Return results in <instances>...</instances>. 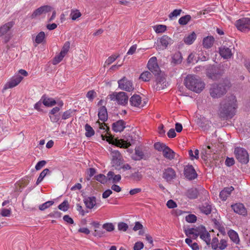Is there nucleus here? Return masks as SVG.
I'll return each instance as SVG.
<instances>
[{
    "label": "nucleus",
    "instance_id": "51",
    "mask_svg": "<svg viewBox=\"0 0 250 250\" xmlns=\"http://www.w3.org/2000/svg\"><path fill=\"white\" fill-rule=\"evenodd\" d=\"M65 56H64L62 53H60L59 55L56 56L53 60L52 63L54 65L57 64L59 62H60Z\"/></svg>",
    "mask_w": 250,
    "mask_h": 250
},
{
    "label": "nucleus",
    "instance_id": "25",
    "mask_svg": "<svg viewBox=\"0 0 250 250\" xmlns=\"http://www.w3.org/2000/svg\"><path fill=\"white\" fill-rule=\"evenodd\" d=\"M83 201L86 208L89 209L93 208L96 204V199L94 196L85 198Z\"/></svg>",
    "mask_w": 250,
    "mask_h": 250
},
{
    "label": "nucleus",
    "instance_id": "46",
    "mask_svg": "<svg viewBox=\"0 0 250 250\" xmlns=\"http://www.w3.org/2000/svg\"><path fill=\"white\" fill-rule=\"evenodd\" d=\"M45 38V34L43 31L40 32L36 36L35 42L38 44L42 43Z\"/></svg>",
    "mask_w": 250,
    "mask_h": 250
},
{
    "label": "nucleus",
    "instance_id": "64",
    "mask_svg": "<svg viewBox=\"0 0 250 250\" xmlns=\"http://www.w3.org/2000/svg\"><path fill=\"white\" fill-rule=\"evenodd\" d=\"M46 164V162L44 160L39 161L35 166L36 169L37 170L41 169L42 167H43Z\"/></svg>",
    "mask_w": 250,
    "mask_h": 250
},
{
    "label": "nucleus",
    "instance_id": "6",
    "mask_svg": "<svg viewBox=\"0 0 250 250\" xmlns=\"http://www.w3.org/2000/svg\"><path fill=\"white\" fill-rule=\"evenodd\" d=\"M150 153L146 149H143L141 146H136L135 148V156L132 159L135 161L142 159L146 160L150 156Z\"/></svg>",
    "mask_w": 250,
    "mask_h": 250
},
{
    "label": "nucleus",
    "instance_id": "20",
    "mask_svg": "<svg viewBox=\"0 0 250 250\" xmlns=\"http://www.w3.org/2000/svg\"><path fill=\"white\" fill-rule=\"evenodd\" d=\"M128 101V97L126 93L125 92H120L118 93L117 102L118 104L125 105Z\"/></svg>",
    "mask_w": 250,
    "mask_h": 250
},
{
    "label": "nucleus",
    "instance_id": "17",
    "mask_svg": "<svg viewBox=\"0 0 250 250\" xmlns=\"http://www.w3.org/2000/svg\"><path fill=\"white\" fill-rule=\"evenodd\" d=\"M168 83L166 78L163 76H158L156 79V85L155 88L157 90L163 89L167 87Z\"/></svg>",
    "mask_w": 250,
    "mask_h": 250
},
{
    "label": "nucleus",
    "instance_id": "42",
    "mask_svg": "<svg viewBox=\"0 0 250 250\" xmlns=\"http://www.w3.org/2000/svg\"><path fill=\"white\" fill-rule=\"evenodd\" d=\"M152 77V74L149 71H145L143 72L140 76V79H142L143 81L148 82L150 80Z\"/></svg>",
    "mask_w": 250,
    "mask_h": 250
},
{
    "label": "nucleus",
    "instance_id": "22",
    "mask_svg": "<svg viewBox=\"0 0 250 250\" xmlns=\"http://www.w3.org/2000/svg\"><path fill=\"white\" fill-rule=\"evenodd\" d=\"M214 38L212 36H208L203 40V46L206 49L210 48L214 43Z\"/></svg>",
    "mask_w": 250,
    "mask_h": 250
},
{
    "label": "nucleus",
    "instance_id": "62",
    "mask_svg": "<svg viewBox=\"0 0 250 250\" xmlns=\"http://www.w3.org/2000/svg\"><path fill=\"white\" fill-rule=\"evenodd\" d=\"M144 244L143 242L138 241L135 243L133 247V250H141L144 248Z\"/></svg>",
    "mask_w": 250,
    "mask_h": 250
},
{
    "label": "nucleus",
    "instance_id": "60",
    "mask_svg": "<svg viewBox=\"0 0 250 250\" xmlns=\"http://www.w3.org/2000/svg\"><path fill=\"white\" fill-rule=\"evenodd\" d=\"M228 246L227 241L226 239H222L219 244L218 249L223 250Z\"/></svg>",
    "mask_w": 250,
    "mask_h": 250
},
{
    "label": "nucleus",
    "instance_id": "39",
    "mask_svg": "<svg viewBox=\"0 0 250 250\" xmlns=\"http://www.w3.org/2000/svg\"><path fill=\"white\" fill-rule=\"evenodd\" d=\"M84 128L85 130V135L86 137H91L94 135L95 131L89 125L86 124Z\"/></svg>",
    "mask_w": 250,
    "mask_h": 250
},
{
    "label": "nucleus",
    "instance_id": "14",
    "mask_svg": "<svg viewBox=\"0 0 250 250\" xmlns=\"http://www.w3.org/2000/svg\"><path fill=\"white\" fill-rule=\"evenodd\" d=\"M207 74L209 78L213 80H217L222 76V72H221L217 67L211 66L208 69Z\"/></svg>",
    "mask_w": 250,
    "mask_h": 250
},
{
    "label": "nucleus",
    "instance_id": "12",
    "mask_svg": "<svg viewBox=\"0 0 250 250\" xmlns=\"http://www.w3.org/2000/svg\"><path fill=\"white\" fill-rule=\"evenodd\" d=\"M23 79V77L17 74L12 77L4 85V89L12 88L18 85Z\"/></svg>",
    "mask_w": 250,
    "mask_h": 250
},
{
    "label": "nucleus",
    "instance_id": "33",
    "mask_svg": "<svg viewBox=\"0 0 250 250\" xmlns=\"http://www.w3.org/2000/svg\"><path fill=\"white\" fill-rule=\"evenodd\" d=\"M200 238L204 241H205L207 245H210V233L207 231L206 229L203 232V233L201 235Z\"/></svg>",
    "mask_w": 250,
    "mask_h": 250
},
{
    "label": "nucleus",
    "instance_id": "3",
    "mask_svg": "<svg viewBox=\"0 0 250 250\" xmlns=\"http://www.w3.org/2000/svg\"><path fill=\"white\" fill-rule=\"evenodd\" d=\"M229 86L230 83L228 80L219 84H212L209 89L210 95L212 98H219L226 93L227 89Z\"/></svg>",
    "mask_w": 250,
    "mask_h": 250
},
{
    "label": "nucleus",
    "instance_id": "50",
    "mask_svg": "<svg viewBox=\"0 0 250 250\" xmlns=\"http://www.w3.org/2000/svg\"><path fill=\"white\" fill-rule=\"evenodd\" d=\"M219 240L218 239L214 237L212 238L211 242H210V244L211 248L212 249L214 250H216L219 248Z\"/></svg>",
    "mask_w": 250,
    "mask_h": 250
},
{
    "label": "nucleus",
    "instance_id": "36",
    "mask_svg": "<svg viewBox=\"0 0 250 250\" xmlns=\"http://www.w3.org/2000/svg\"><path fill=\"white\" fill-rule=\"evenodd\" d=\"M129 178L134 182H139L142 179L143 175L141 172L137 171L132 173L129 176Z\"/></svg>",
    "mask_w": 250,
    "mask_h": 250
},
{
    "label": "nucleus",
    "instance_id": "55",
    "mask_svg": "<svg viewBox=\"0 0 250 250\" xmlns=\"http://www.w3.org/2000/svg\"><path fill=\"white\" fill-rule=\"evenodd\" d=\"M97 93L96 92L93 90L89 91L86 94V97L88 99L89 101L90 102H92L93 99L96 97Z\"/></svg>",
    "mask_w": 250,
    "mask_h": 250
},
{
    "label": "nucleus",
    "instance_id": "28",
    "mask_svg": "<svg viewBox=\"0 0 250 250\" xmlns=\"http://www.w3.org/2000/svg\"><path fill=\"white\" fill-rule=\"evenodd\" d=\"M198 191L196 188L188 189L185 193L186 196L190 199H194L198 196Z\"/></svg>",
    "mask_w": 250,
    "mask_h": 250
},
{
    "label": "nucleus",
    "instance_id": "7",
    "mask_svg": "<svg viewBox=\"0 0 250 250\" xmlns=\"http://www.w3.org/2000/svg\"><path fill=\"white\" fill-rule=\"evenodd\" d=\"M235 25L237 28L244 32H248L250 30V18H243L236 21Z\"/></svg>",
    "mask_w": 250,
    "mask_h": 250
},
{
    "label": "nucleus",
    "instance_id": "2",
    "mask_svg": "<svg viewBox=\"0 0 250 250\" xmlns=\"http://www.w3.org/2000/svg\"><path fill=\"white\" fill-rule=\"evenodd\" d=\"M186 87L196 93H200L205 88V84L198 76L188 75L184 80Z\"/></svg>",
    "mask_w": 250,
    "mask_h": 250
},
{
    "label": "nucleus",
    "instance_id": "18",
    "mask_svg": "<svg viewBox=\"0 0 250 250\" xmlns=\"http://www.w3.org/2000/svg\"><path fill=\"white\" fill-rule=\"evenodd\" d=\"M231 208L234 211L238 214L245 215L247 214V210L243 204L237 203L231 205Z\"/></svg>",
    "mask_w": 250,
    "mask_h": 250
},
{
    "label": "nucleus",
    "instance_id": "47",
    "mask_svg": "<svg viewBox=\"0 0 250 250\" xmlns=\"http://www.w3.org/2000/svg\"><path fill=\"white\" fill-rule=\"evenodd\" d=\"M58 208L59 209L66 211L69 208V203L67 200L63 201L61 204H60L58 206Z\"/></svg>",
    "mask_w": 250,
    "mask_h": 250
},
{
    "label": "nucleus",
    "instance_id": "38",
    "mask_svg": "<svg viewBox=\"0 0 250 250\" xmlns=\"http://www.w3.org/2000/svg\"><path fill=\"white\" fill-rule=\"evenodd\" d=\"M82 14L80 11L76 9H71L70 17L73 21H76L78 18L81 17Z\"/></svg>",
    "mask_w": 250,
    "mask_h": 250
},
{
    "label": "nucleus",
    "instance_id": "31",
    "mask_svg": "<svg viewBox=\"0 0 250 250\" xmlns=\"http://www.w3.org/2000/svg\"><path fill=\"white\" fill-rule=\"evenodd\" d=\"M197 37L196 34L194 32L186 36L183 39L184 42L188 45H190L193 43Z\"/></svg>",
    "mask_w": 250,
    "mask_h": 250
},
{
    "label": "nucleus",
    "instance_id": "34",
    "mask_svg": "<svg viewBox=\"0 0 250 250\" xmlns=\"http://www.w3.org/2000/svg\"><path fill=\"white\" fill-rule=\"evenodd\" d=\"M228 235L230 239L235 244H238L240 240L237 233L233 230H230L228 232Z\"/></svg>",
    "mask_w": 250,
    "mask_h": 250
},
{
    "label": "nucleus",
    "instance_id": "8",
    "mask_svg": "<svg viewBox=\"0 0 250 250\" xmlns=\"http://www.w3.org/2000/svg\"><path fill=\"white\" fill-rule=\"evenodd\" d=\"M118 83V87L123 90L131 92L134 89L132 81L128 80L125 77L119 80Z\"/></svg>",
    "mask_w": 250,
    "mask_h": 250
},
{
    "label": "nucleus",
    "instance_id": "43",
    "mask_svg": "<svg viewBox=\"0 0 250 250\" xmlns=\"http://www.w3.org/2000/svg\"><path fill=\"white\" fill-rule=\"evenodd\" d=\"M50 172V170L48 168L43 169L42 172L40 173L36 182V185H39L43 179L44 177L47 175L48 173Z\"/></svg>",
    "mask_w": 250,
    "mask_h": 250
},
{
    "label": "nucleus",
    "instance_id": "1",
    "mask_svg": "<svg viewBox=\"0 0 250 250\" xmlns=\"http://www.w3.org/2000/svg\"><path fill=\"white\" fill-rule=\"evenodd\" d=\"M237 108V100L235 96H227L220 104L218 115L222 119H231L236 114Z\"/></svg>",
    "mask_w": 250,
    "mask_h": 250
},
{
    "label": "nucleus",
    "instance_id": "35",
    "mask_svg": "<svg viewBox=\"0 0 250 250\" xmlns=\"http://www.w3.org/2000/svg\"><path fill=\"white\" fill-rule=\"evenodd\" d=\"M117 146L122 148H128L131 145V143L128 141H125L123 139L118 140L116 142Z\"/></svg>",
    "mask_w": 250,
    "mask_h": 250
},
{
    "label": "nucleus",
    "instance_id": "58",
    "mask_svg": "<svg viewBox=\"0 0 250 250\" xmlns=\"http://www.w3.org/2000/svg\"><path fill=\"white\" fill-rule=\"evenodd\" d=\"M196 220L197 217L194 214H189L186 217V221L188 223H194Z\"/></svg>",
    "mask_w": 250,
    "mask_h": 250
},
{
    "label": "nucleus",
    "instance_id": "44",
    "mask_svg": "<svg viewBox=\"0 0 250 250\" xmlns=\"http://www.w3.org/2000/svg\"><path fill=\"white\" fill-rule=\"evenodd\" d=\"M153 29L157 33H163L167 30V26L159 24L153 26Z\"/></svg>",
    "mask_w": 250,
    "mask_h": 250
},
{
    "label": "nucleus",
    "instance_id": "56",
    "mask_svg": "<svg viewBox=\"0 0 250 250\" xmlns=\"http://www.w3.org/2000/svg\"><path fill=\"white\" fill-rule=\"evenodd\" d=\"M73 112V110L71 109H69L68 110L65 111L63 113L62 116V120H66L69 118L71 116Z\"/></svg>",
    "mask_w": 250,
    "mask_h": 250
},
{
    "label": "nucleus",
    "instance_id": "29",
    "mask_svg": "<svg viewBox=\"0 0 250 250\" xmlns=\"http://www.w3.org/2000/svg\"><path fill=\"white\" fill-rule=\"evenodd\" d=\"M160 42L164 48H166L168 45L173 43V41L167 36L164 35L160 38Z\"/></svg>",
    "mask_w": 250,
    "mask_h": 250
},
{
    "label": "nucleus",
    "instance_id": "4",
    "mask_svg": "<svg viewBox=\"0 0 250 250\" xmlns=\"http://www.w3.org/2000/svg\"><path fill=\"white\" fill-rule=\"evenodd\" d=\"M234 153L237 160L241 163L246 164L249 162V155L247 151L244 148H235Z\"/></svg>",
    "mask_w": 250,
    "mask_h": 250
},
{
    "label": "nucleus",
    "instance_id": "53",
    "mask_svg": "<svg viewBox=\"0 0 250 250\" xmlns=\"http://www.w3.org/2000/svg\"><path fill=\"white\" fill-rule=\"evenodd\" d=\"M167 146L164 144L160 142L155 143L154 145V148L159 151H163L164 148L167 147Z\"/></svg>",
    "mask_w": 250,
    "mask_h": 250
},
{
    "label": "nucleus",
    "instance_id": "57",
    "mask_svg": "<svg viewBox=\"0 0 250 250\" xmlns=\"http://www.w3.org/2000/svg\"><path fill=\"white\" fill-rule=\"evenodd\" d=\"M118 58V56H116L115 55H112L109 57L104 62V66H105L106 65H109L113 62Z\"/></svg>",
    "mask_w": 250,
    "mask_h": 250
},
{
    "label": "nucleus",
    "instance_id": "24",
    "mask_svg": "<svg viewBox=\"0 0 250 250\" xmlns=\"http://www.w3.org/2000/svg\"><path fill=\"white\" fill-rule=\"evenodd\" d=\"M233 189L234 188L231 186L224 188L220 193L219 196L220 198L223 201L226 200Z\"/></svg>",
    "mask_w": 250,
    "mask_h": 250
},
{
    "label": "nucleus",
    "instance_id": "21",
    "mask_svg": "<svg viewBox=\"0 0 250 250\" xmlns=\"http://www.w3.org/2000/svg\"><path fill=\"white\" fill-rule=\"evenodd\" d=\"M125 123L123 120H120L112 124V129L115 132H121L125 128Z\"/></svg>",
    "mask_w": 250,
    "mask_h": 250
},
{
    "label": "nucleus",
    "instance_id": "45",
    "mask_svg": "<svg viewBox=\"0 0 250 250\" xmlns=\"http://www.w3.org/2000/svg\"><path fill=\"white\" fill-rule=\"evenodd\" d=\"M54 203V202L53 201H47L41 205H40L39 207V208L41 210H44L45 209L49 208L50 206L53 205Z\"/></svg>",
    "mask_w": 250,
    "mask_h": 250
},
{
    "label": "nucleus",
    "instance_id": "40",
    "mask_svg": "<svg viewBox=\"0 0 250 250\" xmlns=\"http://www.w3.org/2000/svg\"><path fill=\"white\" fill-rule=\"evenodd\" d=\"M191 19V17L189 15H186L184 16L181 17L179 20L178 22L181 25H186Z\"/></svg>",
    "mask_w": 250,
    "mask_h": 250
},
{
    "label": "nucleus",
    "instance_id": "59",
    "mask_svg": "<svg viewBox=\"0 0 250 250\" xmlns=\"http://www.w3.org/2000/svg\"><path fill=\"white\" fill-rule=\"evenodd\" d=\"M11 213V209L2 208L0 210V215L4 217H8Z\"/></svg>",
    "mask_w": 250,
    "mask_h": 250
},
{
    "label": "nucleus",
    "instance_id": "37",
    "mask_svg": "<svg viewBox=\"0 0 250 250\" xmlns=\"http://www.w3.org/2000/svg\"><path fill=\"white\" fill-rule=\"evenodd\" d=\"M205 229L206 228L202 225L194 228V239H196L199 236H200Z\"/></svg>",
    "mask_w": 250,
    "mask_h": 250
},
{
    "label": "nucleus",
    "instance_id": "15",
    "mask_svg": "<svg viewBox=\"0 0 250 250\" xmlns=\"http://www.w3.org/2000/svg\"><path fill=\"white\" fill-rule=\"evenodd\" d=\"M176 174L175 170L171 167L166 168L163 171V178L167 182H170L176 177Z\"/></svg>",
    "mask_w": 250,
    "mask_h": 250
},
{
    "label": "nucleus",
    "instance_id": "13",
    "mask_svg": "<svg viewBox=\"0 0 250 250\" xmlns=\"http://www.w3.org/2000/svg\"><path fill=\"white\" fill-rule=\"evenodd\" d=\"M53 7L50 5H43L36 9L30 16L31 19H35L42 14H45L50 12L53 9Z\"/></svg>",
    "mask_w": 250,
    "mask_h": 250
},
{
    "label": "nucleus",
    "instance_id": "16",
    "mask_svg": "<svg viewBox=\"0 0 250 250\" xmlns=\"http://www.w3.org/2000/svg\"><path fill=\"white\" fill-rule=\"evenodd\" d=\"M60 110V107L56 106L49 111V117L52 123H57L60 119V114L59 113Z\"/></svg>",
    "mask_w": 250,
    "mask_h": 250
},
{
    "label": "nucleus",
    "instance_id": "49",
    "mask_svg": "<svg viewBox=\"0 0 250 250\" xmlns=\"http://www.w3.org/2000/svg\"><path fill=\"white\" fill-rule=\"evenodd\" d=\"M103 228L105 229L107 231L111 232L114 230L115 227L112 223H106L103 224Z\"/></svg>",
    "mask_w": 250,
    "mask_h": 250
},
{
    "label": "nucleus",
    "instance_id": "27",
    "mask_svg": "<svg viewBox=\"0 0 250 250\" xmlns=\"http://www.w3.org/2000/svg\"><path fill=\"white\" fill-rule=\"evenodd\" d=\"M129 102L132 106L139 107L141 104L142 99L140 95L135 94L130 98Z\"/></svg>",
    "mask_w": 250,
    "mask_h": 250
},
{
    "label": "nucleus",
    "instance_id": "41",
    "mask_svg": "<svg viewBox=\"0 0 250 250\" xmlns=\"http://www.w3.org/2000/svg\"><path fill=\"white\" fill-rule=\"evenodd\" d=\"M182 60V57L180 52L175 53L172 58V63L174 64H179L181 63Z\"/></svg>",
    "mask_w": 250,
    "mask_h": 250
},
{
    "label": "nucleus",
    "instance_id": "32",
    "mask_svg": "<svg viewBox=\"0 0 250 250\" xmlns=\"http://www.w3.org/2000/svg\"><path fill=\"white\" fill-rule=\"evenodd\" d=\"M14 25L13 21L8 22L0 27V37L6 34Z\"/></svg>",
    "mask_w": 250,
    "mask_h": 250
},
{
    "label": "nucleus",
    "instance_id": "61",
    "mask_svg": "<svg viewBox=\"0 0 250 250\" xmlns=\"http://www.w3.org/2000/svg\"><path fill=\"white\" fill-rule=\"evenodd\" d=\"M128 225L124 222H120L118 225V229L119 230L125 231L128 229Z\"/></svg>",
    "mask_w": 250,
    "mask_h": 250
},
{
    "label": "nucleus",
    "instance_id": "10",
    "mask_svg": "<svg viewBox=\"0 0 250 250\" xmlns=\"http://www.w3.org/2000/svg\"><path fill=\"white\" fill-rule=\"evenodd\" d=\"M111 155L112 156L111 164L113 167H115L116 168H119L123 162L121 153L116 150H111Z\"/></svg>",
    "mask_w": 250,
    "mask_h": 250
},
{
    "label": "nucleus",
    "instance_id": "11",
    "mask_svg": "<svg viewBox=\"0 0 250 250\" xmlns=\"http://www.w3.org/2000/svg\"><path fill=\"white\" fill-rule=\"evenodd\" d=\"M148 69L155 75L159 74L160 67L157 62V58L155 57H151L147 63Z\"/></svg>",
    "mask_w": 250,
    "mask_h": 250
},
{
    "label": "nucleus",
    "instance_id": "9",
    "mask_svg": "<svg viewBox=\"0 0 250 250\" xmlns=\"http://www.w3.org/2000/svg\"><path fill=\"white\" fill-rule=\"evenodd\" d=\"M184 175L185 178L191 181L195 179L198 174L194 167L191 165L188 164L184 167Z\"/></svg>",
    "mask_w": 250,
    "mask_h": 250
},
{
    "label": "nucleus",
    "instance_id": "23",
    "mask_svg": "<svg viewBox=\"0 0 250 250\" xmlns=\"http://www.w3.org/2000/svg\"><path fill=\"white\" fill-rule=\"evenodd\" d=\"M99 119L104 123L107 120V111L105 106H101L98 111Z\"/></svg>",
    "mask_w": 250,
    "mask_h": 250
},
{
    "label": "nucleus",
    "instance_id": "52",
    "mask_svg": "<svg viewBox=\"0 0 250 250\" xmlns=\"http://www.w3.org/2000/svg\"><path fill=\"white\" fill-rule=\"evenodd\" d=\"M70 45V43L69 42H66L64 43L60 53H62L64 56H65L69 50Z\"/></svg>",
    "mask_w": 250,
    "mask_h": 250
},
{
    "label": "nucleus",
    "instance_id": "63",
    "mask_svg": "<svg viewBox=\"0 0 250 250\" xmlns=\"http://www.w3.org/2000/svg\"><path fill=\"white\" fill-rule=\"evenodd\" d=\"M99 125V129L103 130V132H106L108 133V131L109 130V128L104 123H100L98 122Z\"/></svg>",
    "mask_w": 250,
    "mask_h": 250
},
{
    "label": "nucleus",
    "instance_id": "5",
    "mask_svg": "<svg viewBox=\"0 0 250 250\" xmlns=\"http://www.w3.org/2000/svg\"><path fill=\"white\" fill-rule=\"evenodd\" d=\"M233 48L232 42H229L219 48V53L224 59H229L233 56L231 49Z\"/></svg>",
    "mask_w": 250,
    "mask_h": 250
},
{
    "label": "nucleus",
    "instance_id": "19",
    "mask_svg": "<svg viewBox=\"0 0 250 250\" xmlns=\"http://www.w3.org/2000/svg\"><path fill=\"white\" fill-rule=\"evenodd\" d=\"M43 104L46 107H52L56 104V101L52 98L48 97L46 95L44 94L41 97Z\"/></svg>",
    "mask_w": 250,
    "mask_h": 250
},
{
    "label": "nucleus",
    "instance_id": "30",
    "mask_svg": "<svg viewBox=\"0 0 250 250\" xmlns=\"http://www.w3.org/2000/svg\"><path fill=\"white\" fill-rule=\"evenodd\" d=\"M200 211L206 215L209 214L212 211V206L208 202L203 204L199 207Z\"/></svg>",
    "mask_w": 250,
    "mask_h": 250
},
{
    "label": "nucleus",
    "instance_id": "48",
    "mask_svg": "<svg viewBox=\"0 0 250 250\" xmlns=\"http://www.w3.org/2000/svg\"><path fill=\"white\" fill-rule=\"evenodd\" d=\"M182 10L181 9H175L172 12H171L169 15L168 17L170 20H173L174 18H176L177 16H179L182 12Z\"/></svg>",
    "mask_w": 250,
    "mask_h": 250
},
{
    "label": "nucleus",
    "instance_id": "54",
    "mask_svg": "<svg viewBox=\"0 0 250 250\" xmlns=\"http://www.w3.org/2000/svg\"><path fill=\"white\" fill-rule=\"evenodd\" d=\"M95 179L102 184L105 183L107 182L106 176L102 174H98L95 176Z\"/></svg>",
    "mask_w": 250,
    "mask_h": 250
},
{
    "label": "nucleus",
    "instance_id": "26",
    "mask_svg": "<svg viewBox=\"0 0 250 250\" xmlns=\"http://www.w3.org/2000/svg\"><path fill=\"white\" fill-rule=\"evenodd\" d=\"M163 154L165 158L171 160L174 158L175 153L168 146H167V147L164 148Z\"/></svg>",
    "mask_w": 250,
    "mask_h": 250
}]
</instances>
